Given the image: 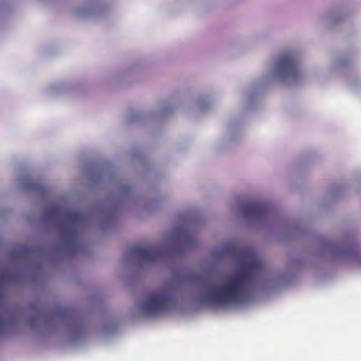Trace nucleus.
<instances>
[{
  "label": "nucleus",
  "mask_w": 361,
  "mask_h": 361,
  "mask_svg": "<svg viewBox=\"0 0 361 361\" xmlns=\"http://www.w3.org/2000/svg\"><path fill=\"white\" fill-rule=\"evenodd\" d=\"M242 269L228 276L219 287L209 295L210 302L220 305L240 303L251 290L257 278L264 271V262L250 250L243 252Z\"/></svg>",
  "instance_id": "obj_1"
},
{
  "label": "nucleus",
  "mask_w": 361,
  "mask_h": 361,
  "mask_svg": "<svg viewBox=\"0 0 361 361\" xmlns=\"http://www.w3.org/2000/svg\"><path fill=\"white\" fill-rule=\"evenodd\" d=\"M49 215L53 217H62V235L68 245L75 243L78 227L86 224L88 215L78 210L63 209L54 207L49 211Z\"/></svg>",
  "instance_id": "obj_2"
},
{
  "label": "nucleus",
  "mask_w": 361,
  "mask_h": 361,
  "mask_svg": "<svg viewBox=\"0 0 361 361\" xmlns=\"http://www.w3.org/2000/svg\"><path fill=\"white\" fill-rule=\"evenodd\" d=\"M173 302V298L168 293H150L142 304V309L147 314H158L167 311Z\"/></svg>",
  "instance_id": "obj_3"
},
{
  "label": "nucleus",
  "mask_w": 361,
  "mask_h": 361,
  "mask_svg": "<svg viewBox=\"0 0 361 361\" xmlns=\"http://www.w3.org/2000/svg\"><path fill=\"white\" fill-rule=\"evenodd\" d=\"M276 68L279 75L284 78L295 80L300 75L298 60L292 53H286L280 56Z\"/></svg>",
  "instance_id": "obj_4"
},
{
  "label": "nucleus",
  "mask_w": 361,
  "mask_h": 361,
  "mask_svg": "<svg viewBox=\"0 0 361 361\" xmlns=\"http://www.w3.org/2000/svg\"><path fill=\"white\" fill-rule=\"evenodd\" d=\"M243 213L247 219H263L270 213V208L262 203H251L243 207Z\"/></svg>",
  "instance_id": "obj_5"
},
{
  "label": "nucleus",
  "mask_w": 361,
  "mask_h": 361,
  "mask_svg": "<svg viewBox=\"0 0 361 361\" xmlns=\"http://www.w3.org/2000/svg\"><path fill=\"white\" fill-rule=\"evenodd\" d=\"M131 253L139 259L145 262H153L160 255L159 252L155 249L138 246L133 247Z\"/></svg>",
  "instance_id": "obj_6"
},
{
  "label": "nucleus",
  "mask_w": 361,
  "mask_h": 361,
  "mask_svg": "<svg viewBox=\"0 0 361 361\" xmlns=\"http://www.w3.org/2000/svg\"><path fill=\"white\" fill-rule=\"evenodd\" d=\"M27 187L29 189H32H32H35V185H34V184H30V185H28Z\"/></svg>",
  "instance_id": "obj_7"
},
{
  "label": "nucleus",
  "mask_w": 361,
  "mask_h": 361,
  "mask_svg": "<svg viewBox=\"0 0 361 361\" xmlns=\"http://www.w3.org/2000/svg\"><path fill=\"white\" fill-rule=\"evenodd\" d=\"M66 312L63 311L62 312H61V314H66Z\"/></svg>",
  "instance_id": "obj_8"
}]
</instances>
